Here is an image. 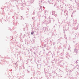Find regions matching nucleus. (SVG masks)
Here are the masks:
<instances>
[{"mask_svg": "<svg viewBox=\"0 0 79 79\" xmlns=\"http://www.w3.org/2000/svg\"><path fill=\"white\" fill-rule=\"evenodd\" d=\"M31 34H34V32L33 31L31 32Z\"/></svg>", "mask_w": 79, "mask_h": 79, "instance_id": "f257e3e1", "label": "nucleus"}]
</instances>
